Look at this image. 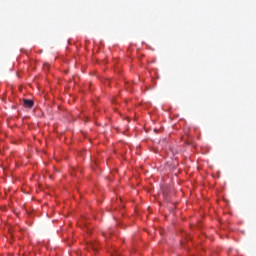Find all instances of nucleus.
<instances>
[{
  "label": "nucleus",
  "instance_id": "1",
  "mask_svg": "<svg viewBox=\"0 0 256 256\" xmlns=\"http://www.w3.org/2000/svg\"><path fill=\"white\" fill-rule=\"evenodd\" d=\"M24 107H26V109H31L33 107V100L24 99Z\"/></svg>",
  "mask_w": 256,
  "mask_h": 256
},
{
  "label": "nucleus",
  "instance_id": "2",
  "mask_svg": "<svg viewBox=\"0 0 256 256\" xmlns=\"http://www.w3.org/2000/svg\"><path fill=\"white\" fill-rule=\"evenodd\" d=\"M49 69V64H44V70L47 71Z\"/></svg>",
  "mask_w": 256,
  "mask_h": 256
}]
</instances>
